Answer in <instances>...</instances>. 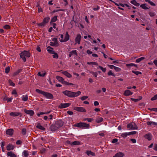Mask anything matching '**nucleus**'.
I'll return each instance as SVG.
<instances>
[{
  "mask_svg": "<svg viewBox=\"0 0 157 157\" xmlns=\"http://www.w3.org/2000/svg\"><path fill=\"white\" fill-rule=\"evenodd\" d=\"M63 93L65 95L70 97H77L81 94L80 91H78L77 92H75L68 90H65L63 91Z\"/></svg>",
  "mask_w": 157,
  "mask_h": 157,
  "instance_id": "f257e3e1",
  "label": "nucleus"
},
{
  "mask_svg": "<svg viewBox=\"0 0 157 157\" xmlns=\"http://www.w3.org/2000/svg\"><path fill=\"white\" fill-rule=\"evenodd\" d=\"M20 56L21 58L23 61L25 62L26 61L25 57L27 58H29L30 56V53L29 52L26 51H24L20 54Z\"/></svg>",
  "mask_w": 157,
  "mask_h": 157,
  "instance_id": "f03ea898",
  "label": "nucleus"
},
{
  "mask_svg": "<svg viewBox=\"0 0 157 157\" xmlns=\"http://www.w3.org/2000/svg\"><path fill=\"white\" fill-rule=\"evenodd\" d=\"M74 110L81 112H86V110L82 107H76L74 108Z\"/></svg>",
  "mask_w": 157,
  "mask_h": 157,
  "instance_id": "7ed1b4c3",
  "label": "nucleus"
},
{
  "mask_svg": "<svg viewBox=\"0 0 157 157\" xmlns=\"http://www.w3.org/2000/svg\"><path fill=\"white\" fill-rule=\"evenodd\" d=\"M63 122L61 120L56 121L55 123L58 129L62 127L63 125Z\"/></svg>",
  "mask_w": 157,
  "mask_h": 157,
  "instance_id": "20e7f679",
  "label": "nucleus"
},
{
  "mask_svg": "<svg viewBox=\"0 0 157 157\" xmlns=\"http://www.w3.org/2000/svg\"><path fill=\"white\" fill-rule=\"evenodd\" d=\"M43 95L46 98L48 99H52L53 98L52 94L49 93L44 92Z\"/></svg>",
  "mask_w": 157,
  "mask_h": 157,
  "instance_id": "39448f33",
  "label": "nucleus"
},
{
  "mask_svg": "<svg viewBox=\"0 0 157 157\" xmlns=\"http://www.w3.org/2000/svg\"><path fill=\"white\" fill-rule=\"evenodd\" d=\"M70 36L68 34V32H67L66 33L64 39H61L60 41L61 42H63L67 41L69 39Z\"/></svg>",
  "mask_w": 157,
  "mask_h": 157,
  "instance_id": "423d86ee",
  "label": "nucleus"
},
{
  "mask_svg": "<svg viewBox=\"0 0 157 157\" xmlns=\"http://www.w3.org/2000/svg\"><path fill=\"white\" fill-rule=\"evenodd\" d=\"M70 105V104L68 103H61L59 106V108L60 109L65 108L68 107Z\"/></svg>",
  "mask_w": 157,
  "mask_h": 157,
  "instance_id": "0eeeda50",
  "label": "nucleus"
},
{
  "mask_svg": "<svg viewBox=\"0 0 157 157\" xmlns=\"http://www.w3.org/2000/svg\"><path fill=\"white\" fill-rule=\"evenodd\" d=\"M24 112L26 114L29 115L30 116H33L34 114V112L32 110H27L26 109H24Z\"/></svg>",
  "mask_w": 157,
  "mask_h": 157,
  "instance_id": "6e6552de",
  "label": "nucleus"
},
{
  "mask_svg": "<svg viewBox=\"0 0 157 157\" xmlns=\"http://www.w3.org/2000/svg\"><path fill=\"white\" fill-rule=\"evenodd\" d=\"M49 129L52 132L55 131L58 129L55 124H52L50 126Z\"/></svg>",
  "mask_w": 157,
  "mask_h": 157,
  "instance_id": "1a4fd4ad",
  "label": "nucleus"
},
{
  "mask_svg": "<svg viewBox=\"0 0 157 157\" xmlns=\"http://www.w3.org/2000/svg\"><path fill=\"white\" fill-rule=\"evenodd\" d=\"M10 115L13 117H17L19 115H20V117L22 116L21 113L17 112H12L10 113Z\"/></svg>",
  "mask_w": 157,
  "mask_h": 157,
  "instance_id": "9d476101",
  "label": "nucleus"
},
{
  "mask_svg": "<svg viewBox=\"0 0 157 157\" xmlns=\"http://www.w3.org/2000/svg\"><path fill=\"white\" fill-rule=\"evenodd\" d=\"M144 137L148 140L150 141L152 139V135L150 133L146 134L144 136Z\"/></svg>",
  "mask_w": 157,
  "mask_h": 157,
  "instance_id": "9b49d317",
  "label": "nucleus"
},
{
  "mask_svg": "<svg viewBox=\"0 0 157 157\" xmlns=\"http://www.w3.org/2000/svg\"><path fill=\"white\" fill-rule=\"evenodd\" d=\"M79 126L80 128H89L90 126L88 124H86L85 123L80 122Z\"/></svg>",
  "mask_w": 157,
  "mask_h": 157,
  "instance_id": "f8f14e48",
  "label": "nucleus"
},
{
  "mask_svg": "<svg viewBox=\"0 0 157 157\" xmlns=\"http://www.w3.org/2000/svg\"><path fill=\"white\" fill-rule=\"evenodd\" d=\"M13 129H10L7 130L6 132L7 134L12 136L13 134Z\"/></svg>",
  "mask_w": 157,
  "mask_h": 157,
  "instance_id": "ddd939ff",
  "label": "nucleus"
},
{
  "mask_svg": "<svg viewBox=\"0 0 157 157\" xmlns=\"http://www.w3.org/2000/svg\"><path fill=\"white\" fill-rule=\"evenodd\" d=\"M56 78L59 82L65 85V84L64 83V82L66 81L64 80V79H63L62 77L59 76H57Z\"/></svg>",
  "mask_w": 157,
  "mask_h": 157,
  "instance_id": "4468645a",
  "label": "nucleus"
},
{
  "mask_svg": "<svg viewBox=\"0 0 157 157\" xmlns=\"http://www.w3.org/2000/svg\"><path fill=\"white\" fill-rule=\"evenodd\" d=\"M81 36L80 34L77 35L75 38V40L76 42L79 44L80 43Z\"/></svg>",
  "mask_w": 157,
  "mask_h": 157,
  "instance_id": "2eb2a0df",
  "label": "nucleus"
},
{
  "mask_svg": "<svg viewBox=\"0 0 157 157\" xmlns=\"http://www.w3.org/2000/svg\"><path fill=\"white\" fill-rule=\"evenodd\" d=\"M124 155L123 153L121 152H119L116 153L113 157H123Z\"/></svg>",
  "mask_w": 157,
  "mask_h": 157,
  "instance_id": "dca6fc26",
  "label": "nucleus"
},
{
  "mask_svg": "<svg viewBox=\"0 0 157 157\" xmlns=\"http://www.w3.org/2000/svg\"><path fill=\"white\" fill-rule=\"evenodd\" d=\"M14 148V146L11 144H8L6 147L8 151L13 150Z\"/></svg>",
  "mask_w": 157,
  "mask_h": 157,
  "instance_id": "f3484780",
  "label": "nucleus"
},
{
  "mask_svg": "<svg viewBox=\"0 0 157 157\" xmlns=\"http://www.w3.org/2000/svg\"><path fill=\"white\" fill-rule=\"evenodd\" d=\"M86 153L89 156H90V155L94 156H95V154L91 151H86Z\"/></svg>",
  "mask_w": 157,
  "mask_h": 157,
  "instance_id": "a211bd4d",
  "label": "nucleus"
},
{
  "mask_svg": "<svg viewBox=\"0 0 157 157\" xmlns=\"http://www.w3.org/2000/svg\"><path fill=\"white\" fill-rule=\"evenodd\" d=\"M7 155L10 157H16V155L12 151H9L7 152Z\"/></svg>",
  "mask_w": 157,
  "mask_h": 157,
  "instance_id": "6ab92c4d",
  "label": "nucleus"
},
{
  "mask_svg": "<svg viewBox=\"0 0 157 157\" xmlns=\"http://www.w3.org/2000/svg\"><path fill=\"white\" fill-rule=\"evenodd\" d=\"M133 93L130 90H126L124 93V95L126 96H129L132 94Z\"/></svg>",
  "mask_w": 157,
  "mask_h": 157,
  "instance_id": "aec40b11",
  "label": "nucleus"
},
{
  "mask_svg": "<svg viewBox=\"0 0 157 157\" xmlns=\"http://www.w3.org/2000/svg\"><path fill=\"white\" fill-rule=\"evenodd\" d=\"M62 73L68 78H71L72 77L71 74L67 71H63Z\"/></svg>",
  "mask_w": 157,
  "mask_h": 157,
  "instance_id": "412c9836",
  "label": "nucleus"
},
{
  "mask_svg": "<svg viewBox=\"0 0 157 157\" xmlns=\"http://www.w3.org/2000/svg\"><path fill=\"white\" fill-rule=\"evenodd\" d=\"M50 19V18L49 17H45L43 19V22L46 24L47 23H48Z\"/></svg>",
  "mask_w": 157,
  "mask_h": 157,
  "instance_id": "4be33fe9",
  "label": "nucleus"
},
{
  "mask_svg": "<svg viewBox=\"0 0 157 157\" xmlns=\"http://www.w3.org/2000/svg\"><path fill=\"white\" fill-rule=\"evenodd\" d=\"M47 48H49V49H47V51H48V52L49 53H50L51 54H54L55 53V51H54L53 50H51L50 49H53V48H52V47H51L48 46V47Z\"/></svg>",
  "mask_w": 157,
  "mask_h": 157,
  "instance_id": "5701e85b",
  "label": "nucleus"
},
{
  "mask_svg": "<svg viewBox=\"0 0 157 157\" xmlns=\"http://www.w3.org/2000/svg\"><path fill=\"white\" fill-rule=\"evenodd\" d=\"M130 2L132 4H133L135 6H139L140 4L138 2H137L135 0H133L132 1H131Z\"/></svg>",
  "mask_w": 157,
  "mask_h": 157,
  "instance_id": "b1692460",
  "label": "nucleus"
},
{
  "mask_svg": "<svg viewBox=\"0 0 157 157\" xmlns=\"http://www.w3.org/2000/svg\"><path fill=\"white\" fill-rule=\"evenodd\" d=\"M132 129H137L138 128V127L137 125L134 123H131Z\"/></svg>",
  "mask_w": 157,
  "mask_h": 157,
  "instance_id": "393cba45",
  "label": "nucleus"
},
{
  "mask_svg": "<svg viewBox=\"0 0 157 157\" xmlns=\"http://www.w3.org/2000/svg\"><path fill=\"white\" fill-rule=\"evenodd\" d=\"M81 143L80 142L78 141H75L74 142H73L72 143H71V145H79Z\"/></svg>",
  "mask_w": 157,
  "mask_h": 157,
  "instance_id": "a878e982",
  "label": "nucleus"
},
{
  "mask_svg": "<svg viewBox=\"0 0 157 157\" xmlns=\"http://www.w3.org/2000/svg\"><path fill=\"white\" fill-rule=\"evenodd\" d=\"M57 16H55L53 17L51 19L50 24H51L52 22H55L57 20Z\"/></svg>",
  "mask_w": 157,
  "mask_h": 157,
  "instance_id": "bb28decb",
  "label": "nucleus"
},
{
  "mask_svg": "<svg viewBox=\"0 0 157 157\" xmlns=\"http://www.w3.org/2000/svg\"><path fill=\"white\" fill-rule=\"evenodd\" d=\"M36 127L37 128L41 130H45V128L41 125H40V123H39L38 124Z\"/></svg>",
  "mask_w": 157,
  "mask_h": 157,
  "instance_id": "cd10ccee",
  "label": "nucleus"
},
{
  "mask_svg": "<svg viewBox=\"0 0 157 157\" xmlns=\"http://www.w3.org/2000/svg\"><path fill=\"white\" fill-rule=\"evenodd\" d=\"M22 98V100L23 101H25L28 100V97L27 95H23Z\"/></svg>",
  "mask_w": 157,
  "mask_h": 157,
  "instance_id": "c85d7f7f",
  "label": "nucleus"
},
{
  "mask_svg": "<svg viewBox=\"0 0 157 157\" xmlns=\"http://www.w3.org/2000/svg\"><path fill=\"white\" fill-rule=\"evenodd\" d=\"M22 71V69H18L17 71L14 72L13 74V75L14 76H16L19 73L21 72Z\"/></svg>",
  "mask_w": 157,
  "mask_h": 157,
  "instance_id": "c756f323",
  "label": "nucleus"
},
{
  "mask_svg": "<svg viewBox=\"0 0 157 157\" xmlns=\"http://www.w3.org/2000/svg\"><path fill=\"white\" fill-rule=\"evenodd\" d=\"M140 7L143 9L145 10H147L149 9V8L146 6V4H141V5H140Z\"/></svg>",
  "mask_w": 157,
  "mask_h": 157,
  "instance_id": "7c9ffc66",
  "label": "nucleus"
},
{
  "mask_svg": "<svg viewBox=\"0 0 157 157\" xmlns=\"http://www.w3.org/2000/svg\"><path fill=\"white\" fill-rule=\"evenodd\" d=\"M144 57H141L140 58H138L136 60V62L137 63H139L142 60H144L145 59Z\"/></svg>",
  "mask_w": 157,
  "mask_h": 157,
  "instance_id": "2f4dec72",
  "label": "nucleus"
},
{
  "mask_svg": "<svg viewBox=\"0 0 157 157\" xmlns=\"http://www.w3.org/2000/svg\"><path fill=\"white\" fill-rule=\"evenodd\" d=\"M103 120V119L101 117H99L96 119V122L98 123L101 122Z\"/></svg>",
  "mask_w": 157,
  "mask_h": 157,
  "instance_id": "473e14b6",
  "label": "nucleus"
},
{
  "mask_svg": "<svg viewBox=\"0 0 157 157\" xmlns=\"http://www.w3.org/2000/svg\"><path fill=\"white\" fill-rule=\"evenodd\" d=\"M145 1L146 2H148L152 6H155V4L153 3V2H151L150 0H145Z\"/></svg>",
  "mask_w": 157,
  "mask_h": 157,
  "instance_id": "72a5a7b5",
  "label": "nucleus"
},
{
  "mask_svg": "<svg viewBox=\"0 0 157 157\" xmlns=\"http://www.w3.org/2000/svg\"><path fill=\"white\" fill-rule=\"evenodd\" d=\"M128 135H129L128 132H125L122 133L121 135V136L125 138Z\"/></svg>",
  "mask_w": 157,
  "mask_h": 157,
  "instance_id": "f704fd0d",
  "label": "nucleus"
},
{
  "mask_svg": "<svg viewBox=\"0 0 157 157\" xmlns=\"http://www.w3.org/2000/svg\"><path fill=\"white\" fill-rule=\"evenodd\" d=\"M29 154L27 151H23V155L24 157H27Z\"/></svg>",
  "mask_w": 157,
  "mask_h": 157,
  "instance_id": "c9c22d12",
  "label": "nucleus"
},
{
  "mask_svg": "<svg viewBox=\"0 0 157 157\" xmlns=\"http://www.w3.org/2000/svg\"><path fill=\"white\" fill-rule=\"evenodd\" d=\"M37 25L39 26L44 27L46 24L44 23L43 21L40 23H38Z\"/></svg>",
  "mask_w": 157,
  "mask_h": 157,
  "instance_id": "e433bc0d",
  "label": "nucleus"
},
{
  "mask_svg": "<svg viewBox=\"0 0 157 157\" xmlns=\"http://www.w3.org/2000/svg\"><path fill=\"white\" fill-rule=\"evenodd\" d=\"M10 68L9 67H6L5 69V72L6 73H8L10 71Z\"/></svg>",
  "mask_w": 157,
  "mask_h": 157,
  "instance_id": "4c0bfd02",
  "label": "nucleus"
},
{
  "mask_svg": "<svg viewBox=\"0 0 157 157\" xmlns=\"http://www.w3.org/2000/svg\"><path fill=\"white\" fill-rule=\"evenodd\" d=\"M36 91L38 93L40 94H42L43 95L44 93V91H42L38 89H36Z\"/></svg>",
  "mask_w": 157,
  "mask_h": 157,
  "instance_id": "58836bf2",
  "label": "nucleus"
},
{
  "mask_svg": "<svg viewBox=\"0 0 157 157\" xmlns=\"http://www.w3.org/2000/svg\"><path fill=\"white\" fill-rule=\"evenodd\" d=\"M98 67H99L103 72H105L106 70V68H103V67L101 66H99Z\"/></svg>",
  "mask_w": 157,
  "mask_h": 157,
  "instance_id": "ea45409f",
  "label": "nucleus"
},
{
  "mask_svg": "<svg viewBox=\"0 0 157 157\" xmlns=\"http://www.w3.org/2000/svg\"><path fill=\"white\" fill-rule=\"evenodd\" d=\"M132 72L133 73L135 74L136 75H138L139 74H142L141 72L138 71H132Z\"/></svg>",
  "mask_w": 157,
  "mask_h": 157,
  "instance_id": "a19ab883",
  "label": "nucleus"
},
{
  "mask_svg": "<svg viewBox=\"0 0 157 157\" xmlns=\"http://www.w3.org/2000/svg\"><path fill=\"white\" fill-rule=\"evenodd\" d=\"M26 130L25 128H23L22 130V133L23 135H25L26 134Z\"/></svg>",
  "mask_w": 157,
  "mask_h": 157,
  "instance_id": "79ce46f5",
  "label": "nucleus"
},
{
  "mask_svg": "<svg viewBox=\"0 0 157 157\" xmlns=\"http://www.w3.org/2000/svg\"><path fill=\"white\" fill-rule=\"evenodd\" d=\"M52 40L54 42V43H56V44H57V46H59V44L57 42V39L56 38H54L52 39Z\"/></svg>",
  "mask_w": 157,
  "mask_h": 157,
  "instance_id": "37998d69",
  "label": "nucleus"
},
{
  "mask_svg": "<svg viewBox=\"0 0 157 157\" xmlns=\"http://www.w3.org/2000/svg\"><path fill=\"white\" fill-rule=\"evenodd\" d=\"M46 74V73H44L43 74H41L40 72H39L38 73V75L41 77H44L45 75Z\"/></svg>",
  "mask_w": 157,
  "mask_h": 157,
  "instance_id": "c03bdc74",
  "label": "nucleus"
},
{
  "mask_svg": "<svg viewBox=\"0 0 157 157\" xmlns=\"http://www.w3.org/2000/svg\"><path fill=\"white\" fill-rule=\"evenodd\" d=\"M87 64L89 65L93 64L94 65H98V63L95 62H87Z\"/></svg>",
  "mask_w": 157,
  "mask_h": 157,
  "instance_id": "a18cd8bd",
  "label": "nucleus"
},
{
  "mask_svg": "<svg viewBox=\"0 0 157 157\" xmlns=\"http://www.w3.org/2000/svg\"><path fill=\"white\" fill-rule=\"evenodd\" d=\"M90 73L92 74L95 77H96L97 76L98 74L96 72L90 71Z\"/></svg>",
  "mask_w": 157,
  "mask_h": 157,
  "instance_id": "49530a36",
  "label": "nucleus"
},
{
  "mask_svg": "<svg viewBox=\"0 0 157 157\" xmlns=\"http://www.w3.org/2000/svg\"><path fill=\"white\" fill-rule=\"evenodd\" d=\"M108 75H112L113 76H115V75L111 71H109L108 73Z\"/></svg>",
  "mask_w": 157,
  "mask_h": 157,
  "instance_id": "de8ad7c7",
  "label": "nucleus"
},
{
  "mask_svg": "<svg viewBox=\"0 0 157 157\" xmlns=\"http://www.w3.org/2000/svg\"><path fill=\"white\" fill-rule=\"evenodd\" d=\"M114 69L117 72H119L121 71V69L119 67L115 66Z\"/></svg>",
  "mask_w": 157,
  "mask_h": 157,
  "instance_id": "09e8293b",
  "label": "nucleus"
},
{
  "mask_svg": "<svg viewBox=\"0 0 157 157\" xmlns=\"http://www.w3.org/2000/svg\"><path fill=\"white\" fill-rule=\"evenodd\" d=\"M64 83L65 84V85L66 86H68V85H73L74 84L72 83H70L67 82H64Z\"/></svg>",
  "mask_w": 157,
  "mask_h": 157,
  "instance_id": "8fccbe9b",
  "label": "nucleus"
},
{
  "mask_svg": "<svg viewBox=\"0 0 157 157\" xmlns=\"http://www.w3.org/2000/svg\"><path fill=\"white\" fill-rule=\"evenodd\" d=\"M157 99V94L155 95L151 99V101H154Z\"/></svg>",
  "mask_w": 157,
  "mask_h": 157,
  "instance_id": "3c124183",
  "label": "nucleus"
},
{
  "mask_svg": "<svg viewBox=\"0 0 157 157\" xmlns=\"http://www.w3.org/2000/svg\"><path fill=\"white\" fill-rule=\"evenodd\" d=\"M71 53L72 55H75L76 56L77 55V53L76 52V50H73L71 52Z\"/></svg>",
  "mask_w": 157,
  "mask_h": 157,
  "instance_id": "603ef678",
  "label": "nucleus"
},
{
  "mask_svg": "<svg viewBox=\"0 0 157 157\" xmlns=\"http://www.w3.org/2000/svg\"><path fill=\"white\" fill-rule=\"evenodd\" d=\"M50 45L51 46H57V44H56V43H55L54 42H50Z\"/></svg>",
  "mask_w": 157,
  "mask_h": 157,
  "instance_id": "864d4df0",
  "label": "nucleus"
},
{
  "mask_svg": "<svg viewBox=\"0 0 157 157\" xmlns=\"http://www.w3.org/2000/svg\"><path fill=\"white\" fill-rule=\"evenodd\" d=\"M53 58L57 59L58 58V55L57 53H55L53 55Z\"/></svg>",
  "mask_w": 157,
  "mask_h": 157,
  "instance_id": "5fc2aeb1",
  "label": "nucleus"
},
{
  "mask_svg": "<svg viewBox=\"0 0 157 157\" xmlns=\"http://www.w3.org/2000/svg\"><path fill=\"white\" fill-rule=\"evenodd\" d=\"M9 82L10 85L12 86H14L15 84L13 83L11 80H9Z\"/></svg>",
  "mask_w": 157,
  "mask_h": 157,
  "instance_id": "6e6d98bb",
  "label": "nucleus"
},
{
  "mask_svg": "<svg viewBox=\"0 0 157 157\" xmlns=\"http://www.w3.org/2000/svg\"><path fill=\"white\" fill-rule=\"evenodd\" d=\"M148 109L149 110L154 111H157V108H154L152 109L148 108Z\"/></svg>",
  "mask_w": 157,
  "mask_h": 157,
  "instance_id": "4d7b16f0",
  "label": "nucleus"
},
{
  "mask_svg": "<svg viewBox=\"0 0 157 157\" xmlns=\"http://www.w3.org/2000/svg\"><path fill=\"white\" fill-rule=\"evenodd\" d=\"M136 131H132L128 132L129 135H134L136 134Z\"/></svg>",
  "mask_w": 157,
  "mask_h": 157,
  "instance_id": "13d9d810",
  "label": "nucleus"
},
{
  "mask_svg": "<svg viewBox=\"0 0 157 157\" xmlns=\"http://www.w3.org/2000/svg\"><path fill=\"white\" fill-rule=\"evenodd\" d=\"M149 14L151 17H153L155 16V13L153 12H149Z\"/></svg>",
  "mask_w": 157,
  "mask_h": 157,
  "instance_id": "bf43d9fd",
  "label": "nucleus"
},
{
  "mask_svg": "<svg viewBox=\"0 0 157 157\" xmlns=\"http://www.w3.org/2000/svg\"><path fill=\"white\" fill-rule=\"evenodd\" d=\"M3 28L6 29H9L10 28V26L8 25H6L4 26Z\"/></svg>",
  "mask_w": 157,
  "mask_h": 157,
  "instance_id": "052dcab7",
  "label": "nucleus"
},
{
  "mask_svg": "<svg viewBox=\"0 0 157 157\" xmlns=\"http://www.w3.org/2000/svg\"><path fill=\"white\" fill-rule=\"evenodd\" d=\"M88 98V96H83L81 98V99L82 101L86 100V98Z\"/></svg>",
  "mask_w": 157,
  "mask_h": 157,
  "instance_id": "680f3d73",
  "label": "nucleus"
},
{
  "mask_svg": "<svg viewBox=\"0 0 157 157\" xmlns=\"http://www.w3.org/2000/svg\"><path fill=\"white\" fill-rule=\"evenodd\" d=\"M117 141H118L117 139L115 138V139H113V140L112 142L113 143H115L117 142Z\"/></svg>",
  "mask_w": 157,
  "mask_h": 157,
  "instance_id": "e2e57ef3",
  "label": "nucleus"
},
{
  "mask_svg": "<svg viewBox=\"0 0 157 157\" xmlns=\"http://www.w3.org/2000/svg\"><path fill=\"white\" fill-rule=\"evenodd\" d=\"M92 119L90 118H86L85 119V120H87L89 122H91L92 121Z\"/></svg>",
  "mask_w": 157,
  "mask_h": 157,
  "instance_id": "0e129e2a",
  "label": "nucleus"
},
{
  "mask_svg": "<svg viewBox=\"0 0 157 157\" xmlns=\"http://www.w3.org/2000/svg\"><path fill=\"white\" fill-rule=\"evenodd\" d=\"M133 63H130L129 64H126V66L128 67H132L133 66Z\"/></svg>",
  "mask_w": 157,
  "mask_h": 157,
  "instance_id": "69168bd1",
  "label": "nucleus"
},
{
  "mask_svg": "<svg viewBox=\"0 0 157 157\" xmlns=\"http://www.w3.org/2000/svg\"><path fill=\"white\" fill-rule=\"evenodd\" d=\"M130 140L133 143H135L136 142V139H131Z\"/></svg>",
  "mask_w": 157,
  "mask_h": 157,
  "instance_id": "338daca9",
  "label": "nucleus"
},
{
  "mask_svg": "<svg viewBox=\"0 0 157 157\" xmlns=\"http://www.w3.org/2000/svg\"><path fill=\"white\" fill-rule=\"evenodd\" d=\"M67 114L70 115H72L73 114V112L70 111H67Z\"/></svg>",
  "mask_w": 157,
  "mask_h": 157,
  "instance_id": "774afa93",
  "label": "nucleus"
}]
</instances>
